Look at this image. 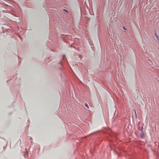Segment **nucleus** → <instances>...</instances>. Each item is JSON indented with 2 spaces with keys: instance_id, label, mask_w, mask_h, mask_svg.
I'll return each mask as SVG.
<instances>
[{
  "instance_id": "f257e3e1",
  "label": "nucleus",
  "mask_w": 159,
  "mask_h": 159,
  "mask_svg": "<svg viewBox=\"0 0 159 159\" xmlns=\"http://www.w3.org/2000/svg\"><path fill=\"white\" fill-rule=\"evenodd\" d=\"M154 35L156 38L157 40H158V42L159 43V37L157 35V34L156 33H155L154 34Z\"/></svg>"
},
{
  "instance_id": "f03ea898",
  "label": "nucleus",
  "mask_w": 159,
  "mask_h": 159,
  "mask_svg": "<svg viewBox=\"0 0 159 159\" xmlns=\"http://www.w3.org/2000/svg\"><path fill=\"white\" fill-rule=\"evenodd\" d=\"M85 106L88 108H89V106L86 103L85 104Z\"/></svg>"
},
{
  "instance_id": "7ed1b4c3",
  "label": "nucleus",
  "mask_w": 159,
  "mask_h": 159,
  "mask_svg": "<svg viewBox=\"0 0 159 159\" xmlns=\"http://www.w3.org/2000/svg\"><path fill=\"white\" fill-rule=\"evenodd\" d=\"M64 10V11H66L67 12H68V11L66 10Z\"/></svg>"
},
{
  "instance_id": "20e7f679",
  "label": "nucleus",
  "mask_w": 159,
  "mask_h": 159,
  "mask_svg": "<svg viewBox=\"0 0 159 159\" xmlns=\"http://www.w3.org/2000/svg\"><path fill=\"white\" fill-rule=\"evenodd\" d=\"M134 111H135V112L136 113V111L135 110Z\"/></svg>"
}]
</instances>
